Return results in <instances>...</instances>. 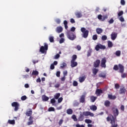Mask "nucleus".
Instances as JSON below:
<instances>
[{
    "label": "nucleus",
    "mask_w": 127,
    "mask_h": 127,
    "mask_svg": "<svg viewBox=\"0 0 127 127\" xmlns=\"http://www.w3.org/2000/svg\"><path fill=\"white\" fill-rule=\"evenodd\" d=\"M107 122H110L111 127H118V123L116 122L117 118H115L112 115H109L106 118Z\"/></svg>",
    "instance_id": "f257e3e1"
},
{
    "label": "nucleus",
    "mask_w": 127,
    "mask_h": 127,
    "mask_svg": "<svg viewBox=\"0 0 127 127\" xmlns=\"http://www.w3.org/2000/svg\"><path fill=\"white\" fill-rule=\"evenodd\" d=\"M84 116H85V117H88V116L94 117V113H92L90 111L83 112V114H80L79 117L78 118L79 122L84 121V119H85V117Z\"/></svg>",
    "instance_id": "f03ea898"
},
{
    "label": "nucleus",
    "mask_w": 127,
    "mask_h": 127,
    "mask_svg": "<svg viewBox=\"0 0 127 127\" xmlns=\"http://www.w3.org/2000/svg\"><path fill=\"white\" fill-rule=\"evenodd\" d=\"M119 73H121V77L123 78V79H124L125 78H127V74L125 72V66L123 65V64H119Z\"/></svg>",
    "instance_id": "7ed1b4c3"
},
{
    "label": "nucleus",
    "mask_w": 127,
    "mask_h": 127,
    "mask_svg": "<svg viewBox=\"0 0 127 127\" xmlns=\"http://www.w3.org/2000/svg\"><path fill=\"white\" fill-rule=\"evenodd\" d=\"M66 36L69 40H75L76 39V38L77 37L76 36V35L74 34V33L70 31H67L66 32Z\"/></svg>",
    "instance_id": "20e7f679"
},
{
    "label": "nucleus",
    "mask_w": 127,
    "mask_h": 127,
    "mask_svg": "<svg viewBox=\"0 0 127 127\" xmlns=\"http://www.w3.org/2000/svg\"><path fill=\"white\" fill-rule=\"evenodd\" d=\"M81 31L82 32V37L83 38H87L88 36H89V31L88 30H86V28L84 27L81 28Z\"/></svg>",
    "instance_id": "39448f33"
},
{
    "label": "nucleus",
    "mask_w": 127,
    "mask_h": 127,
    "mask_svg": "<svg viewBox=\"0 0 127 127\" xmlns=\"http://www.w3.org/2000/svg\"><path fill=\"white\" fill-rule=\"evenodd\" d=\"M48 50V45L45 44L44 46H41L40 48V52H41L43 54L45 53V51Z\"/></svg>",
    "instance_id": "423d86ee"
},
{
    "label": "nucleus",
    "mask_w": 127,
    "mask_h": 127,
    "mask_svg": "<svg viewBox=\"0 0 127 127\" xmlns=\"http://www.w3.org/2000/svg\"><path fill=\"white\" fill-rule=\"evenodd\" d=\"M112 111H113V114L114 115V118L115 119H117V117H118V116H119V109H118V108H116L115 109V107L112 108Z\"/></svg>",
    "instance_id": "0eeeda50"
},
{
    "label": "nucleus",
    "mask_w": 127,
    "mask_h": 127,
    "mask_svg": "<svg viewBox=\"0 0 127 127\" xmlns=\"http://www.w3.org/2000/svg\"><path fill=\"white\" fill-rule=\"evenodd\" d=\"M100 49H103L104 50V49H106V46L101 44H98L95 47V50L96 51H99Z\"/></svg>",
    "instance_id": "6e6552de"
},
{
    "label": "nucleus",
    "mask_w": 127,
    "mask_h": 127,
    "mask_svg": "<svg viewBox=\"0 0 127 127\" xmlns=\"http://www.w3.org/2000/svg\"><path fill=\"white\" fill-rule=\"evenodd\" d=\"M12 107H14V111L15 112H17L18 111V109L19 108V104L16 102H14L11 104Z\"/></svg>",
    "instance_id": "1a4fd4ad"
},
{
    "label": "nucleus",
    "mask_w": 127,
    "mask_h": 127,
    "mask_svg": "<svg viewBox=\"0 0 127 127\" xmlns=\"http://www.w3.org/2000/svg\"><path fill=\"white\" fill-rule=\"evenodd\" d=\"M97 18L101 21H105V19H107V18H108V16H107V15L102 16V15L99 14L98 15Z\"/></svg>",
    "instance_id": "9d476101"
},
{
    "label": "nucleus",
    "mask_w": 127,
    "mask_h": 127,
    "mask_svg": "<svg viewBox=\"0 0 127 127\" xmlns=\"http://www.w3.org/2000/svg\"><path fill=\"white\" fill-rule=\"evenodd\" d=\"M106 63H107V59L106 58H103L101 60V67H102V68H106Z\"/></svg>",
    "instance_id": "9b49d317"
},
{
    "label": "nucleus",
    "mask_w": 127,
    "mask_h": 127,
    "mask_svg": "<svg viewBox=\"0 0 127 127\" xmlns=\"http://www.w3.org/2000/svg\"><path fill=\"white\" fill-rule=\"evenodd\" d=\"M100 63H101V61L100 60H97L93 63V66L95 68H98L100 66Z\"/></svg>",
    "instance_id": "f8f14e48"
},
{
    "label": "nucleus",
    "mask_w": 127,
    "mask_h": 127,
    "mask_svg": "<svg viewBox=\"0 0 127 127\" xmlns=\"http://www.w3.org/2000/svg\"><path fill=\"white\" fill-rule=\"evenodd\" d=\"M117 36H118V33L115 32H113L111 34V37L112 40H116V38H117Z\"/></svg>",
    "instance_id": "ddd939ff"
},
{
    "label": "nucleus",
    "mask_w": 127,
    "mask_h": 127,
    "mask_svg": "<svg viewBox=\"0 0 127 127\" xmlns=\"http://www.w3.org/2000/svg\"><path fill=\"white\" fill-rule=\"evenodd\" d=\"M56 31L57 33H61L63 31V28L62 26H58L57 27Z\"/></svg>",
    "instance_id": "4468645a"
},
{
    "label": "nucleus",
    "mask_w": 127,
    "mask_h": 127,
    "mask_svg": "<svg viewBox=\"0 0 127 127\" xmlns=\"http://www.w3.org/2000/svg\"><path fill=\"white\" fill-rule=\"evenodd\" d=\"M32 120H33V118L32 116H30L29 118V122L27 123V126H31L33 124V121Z\"/></svg>",
    "instance_id": "2eb2a0df"
},
{
    "label": "nucleus",
    "mask_w": 127,
    "mask_h": 127,
    "mask_svg": "<svg viewBox=\"0 0 127 127\" xmlns=\"http://www.w3.org/2000/svg\"><path fill=\"white\" fill-rule=\"evenodd\" d=\"M70 63H71L70 66L72 68H74V67H76V66H77V65H78V63H77V62H75L74 61H71Z\"/></svg>",
    "instance_id": "dca6fc26"
},
{
    "label": "nucleus",
    "mask_w": 127,
    "mask_h": 127,
    "mask_svg": "<svg viewBox=\"0 0 127 127\" xmlns=\"http://www.w3.org/2000/svg\"><path fill=\"white\" fill-rule=\"evenodd\" d=\"M126 91H127V90H126V88H125V87H121V88H120L119 93H120V94H126Z\"/></svg>",
    "instance_id": "f3484780"
},
{
    "label": "nucleus",
    "mask_w": 127,
    "mask_h": 127,
    "mask_svg": "<svg viewBox=\"0 0 127 127\" xmlns=\"http://www.w3.org/2000/svg\"><path fill=\"white\" fill-rule=\"evenodd\" d=\"M108 97L110 100H116L117 99L116 95H113L112 94H108Z\"/></svg>",
    "instance_id": "a211bd4d"
},
{
    "label": "nucleus",
    "mask_w": 127,
    "mask_h": 127,
    "mask_svg": "<svg viewBox=\"0 0 127 127\" xmlns=\"http://www.w3.org/2000/svg\"><path fill=\"white\" fill-rule=\"evenodd\" d=\"M95 93L97 96H101V94H103V90H102V89H97Z\"/></svg>",
    "instance_id": "6ab92c4d"
},
{
    "label": "nucleus",
    "mask_w": 127,
    "mask_h": 127,
    "mask_svg": "<svg viewBox=\"0 0 127 127\" xmlns=\"http://www.w3.org/2000/svg\"><path fill=\"white\" fill-rule=\"evenodd\" d=\"M75 14L77 18H80V17L83 16V15L81 12H76Z\"/></svg>",
    "instance_id": "aec40b11"
},
{
    "label": "nucleus",
    "mask_w": 127,
    "mask_h": 127,
    "mask_svg": "<svg viewBox=\"0 0 127 127\" xmlns=\"http://www.w3.org/2000/svg\"><path fill=\"white\" fill-rule=\"evenodd\" d=\"M85 96L83 95L80 97V98L79 99V102L80 103H85Z\"/></svg>",
    "instance_id": "412c9836"
},
{
    "label": "nucleus",
    "mask_w": 127,
    "mask_h": 127,
    "mask_svg": "<svg viewBox=\"0 0 127 127\" xmlns=\"http://www.w3.org/2000/svg\"><path fill=\"white\" fill-rule=\"evenodd\" d=\"M90 110H91V111H93V112H95V111H97V108L96 105H92L90 107Z\"/></svg>",
    "instance_id": "4be33fe9"
},
{
    "label": "nucleus",
    "mask_w": 127,
    "mask_h": 127,
    "mask_svg": "<svg viewBox=\"0 0 127 127\" xmlns=\"http://www.w3.org/2000/svg\"><path fill=\"white\" fill-rule=\"evenodd\" d=\"M42 100L45 102H47L49 100V97L46 96V95H43Z\"/></svg>",
    "instance_id": "5701e85b"
},
{
    "label": "nucleus",
    "mask_w": 127,
    "mask_h": 127,
    "mask_svg": "<svg viewBox=\"0 0 127 127\" xmlns=\"http://www.w3.org/2000/svg\"><path fill=\"white\" fill-rule=\"evenodd\" d=\"M85 79H86V76L80 77L79 78V80L80 83H83V82H84V81H85Z\"/></svg>",
    "instance_id": "b1692460"
},
{
    "label": "nucleus",
    "mask_w": 127,
    "mask_h": 127,
    "mask_svg": "<svg viewBox=\"0 0 127 127\" xmlns=\"http://www.w3.org/2000/svg\"><path fill=\"white\" fill-rule=\"evenodd\" d=\"M104 105L105 106H106V107L108 108V107H110V106L111 105V102H110V101L109 100H106L105 102Z\"/></svg>",
    "instance_id": "393cba45"
},
{
    "label": "nucleus",
    "mask_w": 127,
    "mask_h": 127,
    "mask_svg": "<svg viewBox=\"0 0 127 127\" xmlns=\"http://www.w3.org/2000/svg\"><path fill=\"white\" fill-rule=\"evenodd\" d=\"M31 115H32V110H30V111L26 112V115L27 117H31Z\"/></svg>",
    "instance_id": "a878e982"
},
{
    "label": "nucleus",
    "mask_w": 127,
    "mask_h": 127,
    "mask_svg": "<svg viewBox=\"0 0 127 127\" xmlns=\"http://www.w3.org/2000/svg\"><path fill=\"white\" fill-rule=\"evenodd\" d=\"M98 72H99V69L96 68H94L92 69V73L94 75H97V73H98Z\"/></svg>",
    "instance_id": "bb28decb"
},
{
    "label": "nucleus",
    "mask_w": 127,
    "mask_h": 127,
    "mask_svg": "<svg viewBox=\"0 0 127 127\" xmlns=\"http://www.w3.org/2000/svg\"><path fill=\"white\" fill-rule=\"evenodd\" d=\"M96 32H97V34H101V33H102V32H103V29H102L101 28H97L96 29Z\"/></svg>",
    "instance_id": "cd10ccee"
},
{
    "label": "nucleus",
    "mask_w": 127,
    "mask_h": 127,
    "mask_svg": "<svg viewBox=\"0 0 127 127\" xmlns=\"http://www.w3.org/2000/svg\"><path fill=\"white\" fill-rule=\"evenodd\" d=\"M90 100H91V102L92 103H94L95 102V101H96V100H97V97H95L94 96H91L90 97Z\"/></svg>",
    "instance_id": "c85d7f7f"
},
{
    "label": "nucleus",
    "mask_w": 127,
    "mask_h": 127,
    "mask_svg": "<svg viewBox=\"0 0 127 127\" xmlns=\"http://www.w3.org/2000/svg\"><path fill=\"white\" fill-rule=\"evenodd\" d=\"M64 28L66 30L68 29V21H67V20L64 21Z\"/></svg>",
    "instance_id": "c756f323"
},
{
    "label": "nucleus",
    "mask_w": 127,
    "mask_h": 127,
    "mask_svg": "<svg viewBox=\"0 0 127 127\" xmlns=\"http://www.w3.org/2000/svg\"><path fill=\"white\" fill-rule=\"evenodd\" d=\"M67 115H72L73 114V110L71 109H68L66 110Z\"/></svg>",
    "instance_id": "7c9ffc66"
},
{
    "label": "nucleus",
    "mask_w": 127,
    "mask_h": 127,
    "mask_svg": "<svg viewBox=\"0 0 127 127\" xmlns=\"http://www.w3.org/2000/svg\"><path fill=\"white\" fill-rule=\"evenodd\" d=\"M39 74V72L37 70H33L32 72V75L33 76H37Z\"/></svg>",
    "instance_id": "2f4dec72"
},
{
    "label": "nucleus",
    "mask_w": 127,
    "mask_h": 127,
    "mask_svg": "<svg viewBox=\"0 0 127 127\" xmlns=\"http://www.w3.org/2000/svg\"><path fill=\"white\" fill-rule=\"evenodd\" d=\"M113 42H112L111 41H108V46L109 48H112L113 47Z\"/></svg>",
    "instance_id": "473e14b6"
},
{
    "label": "nucleus",
    "mask_w": 127,
    "mask_h": 127,
    "mask_svg": "<svg viewBox=\"0 0 127 127\" xmlns=\"http://www.w3.org/2000/svg\"><path fill=\"white\" fill-rule=\"evenodd\" d=\"M8 123L10 125H15V121H14V120H9L8 121Z\"/></svg>",
    "instance_id": "72a5a7b5"
},
{
    "label": "nucleus",
    "mask_w": 127,
    "mask_h": 127,
    "mask_svg": "<svg viewBox=\"0 0 127 127\" xmlns=\"http://www.w3.org/2000/svg\"><path fill=\"white\" fill-rule=\"evenodd\" d=\"M59 97H60V93H56L54 95V98H55V99H56V100H57V99H59Z\"/></svg>",
    "instance_id": "f704fd0d"
},
{
    "label": "nucleus",
    "mask_w": 127,
    "mask_h": 127,
    "mask_svg": "<svg viewBox=\"0 0 127 127\" xmlns=\"http://www.w3.org/2000/svg\"><path fill=\"white\" fill-rule=\"evenodd\" d=\"M119 68H120V67L119 66V64L118 65L115 64L114 66L113 70H115V71H118V70H119Z\"/></svg>",
    "instance_id": "c9c22d12"
},
{
    "label": "nucleus",
    "mask_w": 127,
    "mask_h": 127,
    "mask_svg": "<svg viewBox=\"0 0 127 127\" xmlns=\"http://www.w3.org/2000/svg\"><path fill=\"white\" fill-rule=\"evenodd\" d=\"M115 55L118 57H120V56H121V51H117L115 53Z\"/></svg>",
    "instance_id": "e433bc0d"
},
{
    "label": "nucleus",
    "mask_w": 127,
    "mask_h": 127,
    "mask_svg": "<svg viewBox=\"0 0 127 127\" xmlns=\"http://www.w3.org/2000/svg\"><path fill=\"white\" fill-rule=\"evenodd\" d=\"M77 59V55H73L72 57V60L71 61H76V60Z\"/></svg>",
    "instance_id": "4c0bfd02"
},
{
    "label": "nucleus",
    "mask_w": 127,
    "mask_h": 127,
    "mask_svg": "<svg viewBox=\"0 0 127 127\" xmlns=\"http://www.w3.org/2000/svg\"><path fill=\"white\" fill-rule=\"evenodd\" d=\"M71 118L72 120H73L74 122H77V121H78V119L75 115H72Z\"/></svg>",
    "instance_id": "58836bf2"
},
{
    "label": "nucleus",
    "mask_w": 127,
    "mask_h": 127,
    "mask_svg": "<svg viewBox=\"0 0 127 127\" xmlns=\"http://www.w3.org/2000/svg\"><path fill=\"white\" fill-rule=\"evenodd\" d=\"M67 66V64L65 63H63L62 64H61V68L63 69L64 67H66Z\"/></svg>",
    "instance_id": "ea45409f"
},
{
    "label": "nucleus",
    "mask_w": 127,
    "mask_h": 127,
    "mask_svg": "<svg viewBox=\"0 0 127 127\" xmlns=\"http://www.w3.org/2000/svg\"><path fill=\"white\" fill-rule=\"evenodd\" d=\"M99 77L101 78H106V74L105 73H100L99 74Z\"/></svg>",
    "instance_id": "a19ab883"
},
{
    "label": "nucleus",
    "mask_w": 127,
    "mask_h": 127,
    "mask_svg": "<svg viewBox=\"0 0 127 127\" xmlns=\"http://www.w3.org/2000/svg\"><path fill=\"white\" fill-rule=\"evenodd\" d=\"M85 122L86 123V124H92V120H90V119H86L85 120Z\"/></svg>",
    "instance_id": "79ce46f5"
},
{
    "label": "nucleus",
    "mask_w": 127,
    "mask_h": 127,
    "mask_svg": "<svg viewBox=\"0 0 127 127\" xmlns=\"http://www.w3.org/2000/svg\"><path fill=\"white\" fill-rule=\"evenodd\" d=\"M123 14H124V11L121 10V11H119L118 14V17H120V16H122V15H123Z\"/></svg>",
    "instance_id": "37998d69"
},
{
    "label": "nucleus",
    "mask_w": 127,
    "mask_h": 127,
    "mask_svg": "<svg viewBox=\"0 0 127 127\" xmlns=\"http://www.w3.org/2000/svg\"><path fill=\"white\" fill-rule=\"evenodd\" d=\"M55 111V109L54 107H50L48 109V112H54Z\"/></svg>",
    "instance_id": "c03bdc74"
},
{
    "label": "nucleus",
    "mask_w": 127,
    "mask_h": 127,
    "mask_svg": "<svg viewBox=\"0 0 127 127\" xmlns=\"http://www.w3.org/2000/svg\"><path fill=\"white\" fill-rule=\"evenodd\" d=\"M118 19L121 22H124L125 21V18H124V17L121 16L120 17H118Z\"/></svg>",
    "instance_id": "a18cd8bd"
},
{
    "label": "nucleus",
    "mask_w": 127,
    "mask_h": 127,
    "mask_svg": "<svg viewBox=\"0 0 127 127\" xmlns=\"http://www.w3.org/2000/svg\"><path fill=\"white\" fill-rule=\"evenodd\" d=\"M49 40L50 42H54V37L53 36L50 37Z\"/></svg>",
    "instance_id": "49530a36"
},
{
    "label": "nucleus",
    "mask_w": 127,
    "mask_h": 127,
    "mask_svg": "<svg viewBox=\"0 0 127 127\" xmlns=\"http://www.w3.org/2000/svg\"><path fill=\"white\" fill-rule=\"evenodd\" d=\"M92 39L93 40H97V39H98V35L96 34L94 35L92 37Z\"/></svg>",
    "instance_id": "de8ad7c7"
},
{
    "label": "nucleus",
    "mask_w": 127,
    "mask_h": 127,
    "mask_svg": "<svg viewBox=\"0 0 127 127\" xmlns=\"http://www.w3.org/2000/svg\"><path fill=\"white\" fill-rule=\"evenodd\" d=\"M108 37H107V36L106 35H103L102 37V40H103V41H105V40H107Z\"/></svg>",
    "instance_id": "09e8293b"
},
{
    "label": "nucleus",
    "mask_w": 127,
    "mask_h": 127,
    "mask_svg": "<svg viewBox=\"0 0 127 127\" xmlns=\"http://www.w3.org/2000/svg\"><path fill=\"white\" fill-rule=\"evenodd\" d=\"M80 104L77 101H75L73 103V107H78Z\"/></svg>",
    "instance_id": "8fccbe9b"
},
{
    "label": "nucleus",
    "mask_w": 127,
    "mask_h": 127,
    "mask_svg": "<svg viewBox=\"0 0 127 127\" xmlns=\"http://www.w3.org/2000/svg\"><path fill=\"white\" fill-rule=\"evenodd\" d=\"M26 99H27V97H26V96H25V95H24L21 97V100L22 101H25V100H26Z\"/></svg>",
    "instance_id": "3c124183"
},
{
    "label": "nucleus",
    "mask_w": 127,
    "mask_h": 127,
    "mask_svg": "<svg viewBox=\"0 0 127 127\" xmlns=\"http://www.w3.org/2000/svg\"><path fill=\"white\" fill-rule=\"evenodd\" d=\"M55 22H56V23H57L58 24H60V23H61V20H60V19H56L55 20Z\"/></svg>",
    "instance_id": "603ef678"
},
{
    "label": "nucleus",
    "mask_w": 127,
    "mask_h": 127,
    "mask_svg": "<svg viewBox=\"0 0 127 127\" xmlns=\"http://www.w3.org/2000/svg\"><path fill=\"white\" fill-rule=\"evenodd\" d=\"M115 88L116 89H120V84L119 83H116L115 84Z\"/></svg>",
    "instance_id": "864d4df0"
},
{
    "label": "nucleus",
    "mask_w": 127,
    "mask_h": 127,
    "mask_svg": "<svg viewBox=\"0 0 127 127\" xmlns=\"http://www.w3.org/2000/svg\"><path fill=\"white\" fill-rule=\"evenodd\" d=\"M68 74V71L67 70H64L63 71V75L64 77H66Z\"/></svg>",
    "instance_id": "5fc2aeb1"
},
{
    "label": "nucleus",
    "mask_w": 127,
    "mask_h": 127,
    "mask_svg": "<svg viewBox=\"0 0 127 127\" xmlns=\"http://www.w3.org/2000/svg\"><path fill=\"white\" fill-rule=\"evenodd\" d=\"M73 86L74 87H77V86H78V82L76 81H74L73 82Z\"/></svg>",
    "instance_id": "6e6d98bb"
},
{
    "label": "nucleus",
    "mask_w": 127,
    "mask_h": 127,
    "mask_svg": "<svg viewBox=\"0 0 127 127\" xmlns=\"http://www.w3.org/2000/svg\"><path fill=\"white\" fill-rule=\"evenodd\" d=\"M114 19H113V18H112L108 21V22H109V23L110 24H112L114 23Z\"/></svg>",
    "instance_id": "4d7b16f0"
},
{
    "label": "nucleus",
    "mask_w": 127,
    "mask_h": 127,
    "mask_svg": "<svg viewBox=\"0 0 127 127\" xmlns=\"http://www.w3.org/2000/svg\"><path fill=\"white\" fill-rule=\"evenodd\" d=\"M63 101V97H60L58 99V103H60Z\"/></svg>",
    "instance_id": "13d9d810"
},
{
    "label": "nucleus",
    "mask_w": 127,
    "mask_h": 127,
    "mask_svg": "<svg viewBox=\"0 0 127 127\" xmlns=\"http://www.w3.org/2000/svg\"><path fill=\"white\" fill-rule=\"evenodd\" d=\"M121 3L122 5H125V4H126V1H125V0H121Z\"/></svg>",
    "instance_id": "bf43d9fd"
},
{
    "label": "nucleus",
    "mask_w": 127,
    "mask_h": 127,
    "mask_svg": "<svg viewBox=\"0 0 127 127\" xmlns=\"http://www.w3.org/2000/svg\"><path fill=\"white\" fill-rule=\"evenodd\" d=\"M55 102H56V101H55V99L53 98V99H51V104H55Z\"/></svg>",
    "instance_id": "052dcab7"
},
{
    "label": "nucleus",
    "mask_w": 127,
    "mask_h": 127,
    "mask_svg": "<svg viewBox=\"0 0 127 127\" xmlns=\"http://www.w3.org/2000/svg\"><path fill=\"white\" fill-rule=\"evenodd\" d=\"M59 57H60V55H59V54H57L55 56V59H58V58H59Z\"/></svg>",
    "instance_id": "680f3d73"
},
{
    "label": "nucleus",
    "mask_w": 127,
    "mask_h": 127,
    "mask_svg": "<svg viewBox=\"0 0 127 127\" xmlns=\"http://www.w3.org/2000/svg\"><path fill=\"white\" fill-rule=\"evenodd\" d=\"M75 30H76V28H75V27H72L70 29V31H71V32H72V31L74 32V31H75Z\"/></svg>",
    "instance_id": "e2e57ef3"
},
{
    "label": "nucleus",
    "mask_w": 127,
    "mask_h": 127,
    "mask_svg": "<svg viewBox=\"0 0 127 127\" xmlns=\"http://www.w3.org/2000/svg\"><path fill=\"white\" fill-rule=\"evenodd\" d=\"M76 49H77V50H78V51H80V50H81V46H80V45H77V46H76Z\"/></svg>",
    "instance_id": "0e129e2a"
},
{
    "label": "nucleus",
    "mask_w": 127,
    "mask_h": 127,
    "mask_svg": "<svg viewBox=\"0 0 127 127\" xmlns=\"http://www.w3.org/2000/svg\"><path fill=\"white\" fill-rule=\"evenodd\" d=\"M55 68V66H54V64H51L50 69H51V70L54 69Z\"/></svg>",
    "instance_id": "69168bd1"
},
{
    "label": "nucleus",
    "mask_w": 127,
    "mask_h": 127,
    "mask_svg": "<svg viewBox=\"0 0 127 127\" xmlns=\"http://www.w3.org/2000/svg\"><path fill=\"white\" fill-rule=\"evenodd\" d=\"M60 71H57L56 73L57 77H60Z\"/></svg>",
    "instance_id": "338daca9"
},
{
    "label": "nucleus",
    "mask_w": 127,
    "mask_h": 127,
    "mask_svg": "<svg viewBox=\"0 0 127 127\" xmlns=\"http://www.w3.org/2000/svg\"><path fill=\"white\" fill-rule=\"evenodd\" d=\"M76 127H85V126L84 125H80L79 124H77L76 125Z\"/></svg>",
    "instance_id": "774afa93"
}]
</instances>
